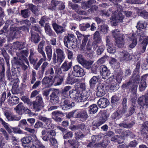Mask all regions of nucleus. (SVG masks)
<instances>
[{"mask_svg": "<svg viewBox=\"0 0 148 148\" xmlns=\"http://www.w3.org/2000/svg\"><path fill=\"white\" fill-rule=\"evenodd\" d=\"M56 52L57 55L55 52L53 55V62L60 65L65 59V54L64 51L60 48L56 49Z\"/></svg>", "mask_w": 148, "mask_h": 148, "instance_id": "obj_1", "label": "nucleus"}, {"mask_svg": "<svg viewBox=\"0 0 148 148\" xmlns=\"http://www.w3.org/2000/svg\"><path fill=\"white\" fill-rule=\"evenodd\" d=\"M130 38L129 35L123 34L119 35L118 37L115 39L116 45L119 48H122L124 47L125 45V40H128Z\"/></svg>", "mask_w": 148, "mask_h": 148, "instance_id": "obj_2", "label": "nucleus"}, {"mask_svg": "<svg viewBox=\"0 0 148 148\" xmlns=\"http://www.w3.org/2000/svg\"><path fill=\"white\" fill-rule=\"evenodd\" d=\"M71 70L72 75L75 77H81L85 75L84 69L78 65L74 66Z\"/></svg>", "mask_w": 148, "mask_h": 148, "instance_id": "obj_3", "label": "nucleus"}, {"mask_svg": "<svg viewBox=\"0 0 148 148\" xmlns=\"http://www.w3.org/2000/svg\"><path fill=\"white\" fill-rule=\"evenodd\" d=\"M76 41V39L74 36L72 34H69L67 36H65L64 38V43L65 46L68 48V47L73 46Z\"/></svg>", "mask_w": 148, "mask_h": 148, "instance_id": "obj_4", "label": "nucleus"}, {"mask_svg": "<svg viewBox=\"0 0 148 148\" xmlns=\"http://www.w3.org/2000/svg\"><path fill=\"white\" fill-rule=\"evenodd\" d=\"M65 7L64 3L61 1L52 0L49 9L52 10L57 8L60 10H62L64 9Z\"/></svg>", "mask_w": 148, "mask_h": 148, "instance_id": "obj_5", "label": "nucleus"}, {"mask_svg": "<svg viewBox=\"0 0 148 148\" xmlns=\"http://www.w3.org/2000/svg\"><path fill=\"white\" fill-rule=\"evenodd\" d=\"M139 29L138 31H137L138 32H139V34L140 36L139 40V42L140 45L146 47L148 43V37L144 35V32L143 33V34H142L140 33V32H142V29Z\"/></svg>", "mask_w": 148, "mask_h": 148, "instance_id": "obj_6", "label": "nucleus"}, {"mask_svg": "<svg viewBox=\"0 0 148 148\" xmlns=\"http://www.w3.org/2000/svg\"><path fill=\"white\" fill-rule=\"evenodd\" d=\"M36 100L33 103L34 108L37 111L40 110L43 107V101L41 97L38 96L36 97Z\"/></svg>", "mask_w": 148, "mask_h": 148, "instance_id": "obj_7", "label": "nucleus"}, {"mask_svg": "<svg viewBox=\"0 0 148 148\" xmlns=\"http://www.w3.org/2000/svg\"><path fill=\"white\" fill-rule=\"evenodd\" d=\"M91 93L89 91H84L79 97L77 102H84L86 100H91L90 99Z\"/></svg>", "mask_w": 148, "mask_h": 148, "instance_id": "obj_8", "label": "nucleus"}, {"mask_svg": "<svg viewBox=\"0 0 148 148\" xmlns=\"http://www.w3.org/2000/svg\"><path fill=\"white\" fill-rule=\"evenodd\" d=\"M99 116H100V118L98 122L95 123L94 125L99 127L104 123L107 119L108 116L106 112L103 111H101L99 114Z\"/></svg>", "mask_w": 148, "mask_h": 148, "instance_id": "obj_9", "label": "nucleus"}, {"mask_svg": "<svg viewBox=\"0 0 148 148\" xmlns=\"http://www.w3.org/2000/svg\"><path fill=\"white\" fill-rule=\"evenodd\" d=\"M59 91L58 89L53 90L50 96V101L53 104H56L58 103L59 97L58 94Z\"/></svg>", "mask_w": 148, "mask_h": 148, "instance_id": "obj_10", "label": "nucleus"}, {"mask_svg": "<svg viewBox=\"0 0 148 148\" xmlns=\"http://www.w3.org/2000/svg\"><path fill=\"white\" fill-rule=\"evenodd\" d=\"M106 42L107 51L111 54L115 53L116 51V48L114 46L113 42L108 38H106Z\"/></svg>", "mask_w": 148, "mask_h": 148, "instance_id": "obj_11", "label": "nucleus"}, {"mask_svg": "<svg viewBox=\"0 0 148 148\" xmlns=\"http://www.w3.org/2000/svg\"><path fill=\"white\" fill-rule=\"evenodd\" d=\"M100 72L102 78L104 79L107 78L110 74V71L104 65H102L100 66Z\"/></svg>", "mask_w": 148, "mask_h": 148, "instance_id": "obj_12", "label": "nucleus"}, {"mask_svg": "<svg viewBox=\"0 0 148 148\" xmlns=\"http://www.w3.org/2000/svg\"><path fill=\"white\" fill-rule=\"evenodd\" d=\"M138 102V104L141 106H148V95H145L139 97Z\"/></svg>", "mask_w": 148, "mask_h": 148, "instance_id": "obj_13", "label": "nucleus"}, {"mask_svg": "<svg viewBox=\"0 0 148 148\" xmlns=\"http://www.w3.org/2000/svg\"><path fill=\"white\" fill-rule=\"evenodd\" d=\"M106 92V90L104 84H98L97 87V96L101 97L105 94Z\"/></svg>", "mask_w": 148, "mask_h": 148, "instance_id": "obj_14", "label": "nucleus"}, {"mask_svg": "<svg viewBox=\"0 0 148 148\" xmlns=\"http://www.w3.org/2000/svg\"><path fill=\"white\" fill-rule=\"evenodd\" d=\"M64 113L60 111H55L52 113V118L55 121L60 122L62 121V119L59 116L60 115H63Z\"/></svg>", "mask_w": 148, "mask_h": 148, "instance_id": "obj_15", "label": "nucleus"}, {"mask_svg": "<svg viewBox=\"0 0 148 148\" xmlns=\"http://www.w3.org/2000/svg\"><path fill=\"white\" fill-rule=\"evenodd\" d=\"M38 119L44 122H45L47 129H51L52 128V125L51 124V120L49 118L40 116L38 117Z\"/></svg>", "mask_w": 148, "mask_h": 148, "instance_id": "obj_16", "label": "nucleus"}, {"mask_svg": "<svg viewBox=\"0 0 148 148\" xmlns=\"http://www.w3.org/2000/svg\"><path fill=\"white\" fill-rule=\"evenodd\" d=\"M99 106L101 108L106 107L109 104V100L106 98L102 97L100 98L97 102Z\"/></svg>", "mask_w": 148, "mask_h": 148, "instance_id": "obj_17", "label": "nucleus"}, {"mask_svg": "<svg viewBox=\"0 0 148 148\" xmlns=\"http://www.w3.org/2000/svg\"><path fill=\"white\" fill-rule=\"evenodd\" d=\"M62 103H63V104L62 105V109L64 110H67L71 108L72 107L74 106V103L72 102L70 103L69 100H66L63 99Z\"/></svg>", "mask_w": 148, "mask_h": 148, "instance_id": "obj_18", "label": "nucleus"}, {"mask_svg": "<svg viewBox=\"0 0 148 148\" xmlns=\"http://www.w3.org/2000/svg\"><path fill=\"white\" fill-rule=\"evenodd\" d=\"M54 81L52 77H45L42 81V84L43 85H45L49 87H51L53 84Z\"/></svg>", "mask_w": 148, "mask_h": 148, "instance_id": "obj_19", "label": "nucleus"}, {"mask_svg": "<svg viewBox=\"0 0 148 148\" xmlns=\"http://www.w3.org/2000/svg\"><path fill=\"white\" fill-rule=\"evenodd\" d=\"M124 18V16L121 13L116 12L111 18H110L111 20H115L116 22H122Z\"/></svg>", "mask_w": 148, "mask_h": 148, "instance_id": "obj_20", "label": "nucleus"}, {"mask_svg": "<svg viewBox=\"0 0 148 148\" xmlns=\"http://www.w3.org/2000/svg\"><path fill=\"white\" fill-rule=\"evenodd\" d=\"M120 61L122 62H126L130 60V54L126 51H122L120 53Z\"/></svg>", "mask_w": 148, "mask_h": 148, "instance_id": "obj_21", "label": "nucleus"}, {"mask_svg": "<svg viewBox=\"0 0 148 148\" xmlns=\"http://www.w3.org/2000/svg\"><path fill=\"white\" fill-rule=\"evenodd\" d=\"M74 76L70 73H69L66 81V83L68 84L72 85L76 82H79V79H77Z\"/></svg>", "mask_w": 148, "mask_h": 148, "instance_id": "obj_22", "label": "nucleus"}, {"mask_svg": "<svg viewBox=\"0 0 148 148\" xmlns=\"http://www.w3.org/2000/svg\"><path fill=\"white\" fill-rule=\"evenodd\" d=\"M96 3L95 0H88L86 2H83L82 3V8L84 9L90 8Z\"/></svg>", "mask_w": 148, "mask_h": 148, "instance_id": "obj_23", "label": "nucleus"}, {"mask_svg": "<svg viewBox=\"0 0 148 148\" xmlns=\"http://www.w3.org/2000/svg\"><path fill=\"white\" fill-rule=\"evenodd\" d=\"M76 117L78 118H80L83 120H85L88 117L87 112L85 111H78L77 110Z\"/></svg>", "mask_w": 148, "mask_h": 148, "instance_id": "obj_24", "label": "nucleus"}, {"mask_svg": "<svg viewBox=\"0 0 148 148\" xmlns=\"http://www.w3.org/2000/svg\"><path fill=\"white\" fill-rule=\"evenodd\" d=\"M91 46L89 43V40L88 41L86 45V47L85 51V55L91 58L93 56V54L94 52L91 50Z\"/></svg>", "mask_w": 148, "mask_h": 148, "instance_id": "obj_25", "label": "nucleus"}, {"mask_svg": "<svg viewBox=\"0 0 148 148\" xmlns=\"http://www.w3.org/2000/svg\"><path fill=\"white\" fill-rule=\"evenodd\" d=\"M40 37L38 33L36 32H32L31 33V40L34 43H37L40 41Z\"/></svg>", "mask_w": 148, "mask_h": 148, "instance_id": "obj_26", "label": "nucleus"}, {"mask_svg": "<svg viewBox=\"0 0 148 148\" xmlns=\"http://www.w3.org/2000/svg\"><path fill=\"white\" fill-rule=\"evenodd\" d=\"M5 115L6 118L8 121H18L21 119V116L12 115L8 112H6L5 113Z\"/></svg>", "mask_w": 148, "mask_h": 148, "instance_id": "obj_27", "label": "nucleus"}, {"mask_svg": "<svg viewBox=\"0 0 148 148\" xmlns=\"http://www.w3.org/2000/svg\"><path fill=\"white\" fill-rule=\"evenodd\" d=\"M99 78L98 76H94L89 81L90 87L93 88L95 87V84L98 82Z\"/></svg>", "mask_w": 148, "mask_h": 148, "instance_id": "obj_28", "label": "nucleus"}, {"mask_svg": "<svg viewBox=\"0 0 148 148\" xmlns=\"http://www.w3.org/2000/svg\"><path fill=\"white\" fill-rule=\"evenodd\" d=\"M146 78V75H144L142 77L141 82L139 84V88L140 90L142 91L144 90L147 87L146 83L145 81Z\"/></svg>", "mask_w": 148, "mask_h": 148, "instance_id": "obj_29", "label": "nucleus"}, {"mask_svg": "<svg viewBox=\"0 0 148 148\" xmlns=\"http://www.w3.org/2000/svg\"><path fill=\"white\" fill-rule=\"evenodd\" d=\"M69 94L70 97L74 99L75 101L77 102L80 94L75 90L70 91L69 92Z\"/></svg>", "mask_w": 148, "mask_h": 148, "instance_id": "obj_30", "label": "nucleus"}, {"mask_svg": "<svg viewBox=\"0 0 148 148\" xmlns=\"http://www.w3.org/2000/svg\"><path fill=\"white\" fill-rule=\"evenodd\" d=\"M25 107L22 104V103H20L15 107L14 109L16 112L20 115H22L23 113V110Z\"/></svg>", "mask_w": 148, "mask_h": 148, "instance_id": "obj_31", "label": "nucleus"}, {"mask_svg": "<svg viewBox=\"0 0 148 148\" xmlns=\"http://www.w3.org/2000/svg\"><path fill=\"white\" fill-rule=\"evenodd\" d=\"M131 87L130 88V90H131L132 94L131 99H133L134 97H136V93L137 88V84H132Z\"/></svg>", "mask_w": 148, "mask_h": 148, "instance_id": "obj_32", "label": "nucleus"}, {"mask_svg": "<svg viewBox=\"0 0 148 148\" xmlns=\"http://www.w3.org/2000/svg\"><path fill=\"white\" fill-rule=\"evenodd\" d=\"M128 40H131L132 43L129 45V47L131 49H133L135 47L137 43L136 38L133 34L130 37V38L128 39Z\"/></svg>", "mask_w": 148, "mask_h": 148, "instance_id": "obj_33", "label": "nucleus"}, {"mask_svg": "<svg viewBox=\"0 0 148 148\" xmlns=\"http://www.w3.org/2000/svg\"><path fill=\"white\" fill-rule=\"evenodd\" d=\"M9 103L13 105H16L19 102V99L17 97L15 96H10L8 99Z\"/></svg>", "mask_w": 148, "mask_h": 148, "instance_id": "obj_34", "label": "nucleus"}, {"mask_svg": "<svg viewBox=\"0 0 148 148\" xmlns=\"http://www.w3.org/2000/svg\"><path fill=\"white\" fill-rule=\"evenodd\" d=\"M72 65V62H68L65 61L62 65L61 68L63 71H67L71 68Z\"/></svg>", "mask_w": 148, "mask_h": 148, "instance_id": "obj_35", "label": "nucleus"}, {"mask_svg": "<svg viewBox=\"0 0 148 148\" xmlns=\"http://www.w3.org/2000/svg\"><path fill=\"white\" fill-rule=\"evenodd\" d=\"M135 123L133 121L128 123L123 122L119 124V126L120 127L125 128H129L132 127L134 125Z\"/></svg>", "mask_w": 148, "mask_h": 148, "instance_id": "obj_36", "label": "nucleus"}, {"mask_svg": "<svg viewBox=\"0 0 148 148\" xmlns=\"http://www.w3.org/2000/svg\"><path fill=\"white\" fill-rule=\"evenodd\" d=\"M140 80V76L139 75L133 74L130 80L132 84H137Z\"/></svg>", "mask_w": 148, "mask_h": 148, "instance_id": "obj_37", "label": "nucleus"}, {"mask_svg": "<svg viewBox=\"0 0 148 148\" xmlns=\"http://www.w3.org/2000/svg\"><path fill=\"white\" fill-rule=\"evenodd\" d=\"M9 29L10 30V31L9 30H7V28H3V29L0 30V34H2L3 33H6L7 32L8 34H12L14 33V34L16 33H18V31H16L15 32V28H9Z\"/></svg>", "mask_w": 148, "mask_h": 148, "instance_id": "obj_38", "label": "nucleus"}, {"mask_svg": "<svg viewBox=\"0 0 148 148\" xmlns=\"http://www.w3.org/2000/svg\"><path fill=\"white\" fill-rule=\"evenodd\" d=\"M45 51L47 57V60L50 61L52 57V49L50 46H47L46 47Z\"/></svg>", "mask_w": 148, "mask_h": 148, "instance_id": "obj_39", "label": "nucleus"}, {"mask_svg": "<svg viewBox=\"0 0 148 148\" xmlns=\"http://www.w3.org/2000/svg\"><path fill=\"white\" fill-rule=\"evenodd\" d=\"M29 10H31L32 12L36 15L38 14V11L37 7L32 4H29L28 8Z\"/></svg>", "mask_w": 148, "mask_h": 148, "instance_id": "obj_40", "label": "nucleus"}, {"mask_svg": "<svg viewBox=\"0 0 148 148\" xmlns=\"http://www.w3.org/2000/svg\"><path fill=\"white\" fill-rule=\"evenodd\" d=\"M98 110V108L96 104H92L89 107V113L90 114H94Z\"/></svg>", "mask_w": 148, "mask_h": 148, "instance_id": "obj_41", "label": "nucleus"}, {"mask_svg": "<svg viewBox=\"0 0 148 148\" xmlns=\"http://www.w3.org/2000/svg\"><path fill=\"white\" fill-rule=\"evenodd\" d=\"M93 62H94L92 61L86 60L81 65L86 69H89L91 68V66Z\"/></svg>", "mask_w": 148, "mask_h": 148, "instance_id": "obj_42", "label": "nucleus"}, {"mask_svg": "<svg viewBox=\"0 0 148 148\" xmlns=\"http://www.w3.org/2000/svg\"><path fill=\"white\" fill-rule=\"evenodd\" d=\"M68 143L73 148H78L79 143L73 139H70L68 141Z\"/></svg>", "mask_w": 148, "mask_h": 148, "instance_id": "obj_43", "label": "nucleus"}, {"mask_svg": "<svg viewBox=\"0 0 148 148\" xmlns=\"http://www.w3.org/2000/svg\"><path fill=\"white\" fill-rule=\"evenodd\" d=\"M93 39L94 41L97 43H100L101 42V38L99 32L96 31L94 34Z\"/></svg>", "mask_w": 148, "mask_h": 148, "instance_id": "obj_44", "label": "nucleus"}, {"mask_svg": "<svg viewBox=\"0 0 148 148\" xmlns=\"http://www.w3.org/2000/svg\"><path fill=\"white\" fill-rule=\"evenodd\" d=\"M89 36V35H85L84 36H83V37L82 38V42L81 46V48L82 50H84L85 47L87 42L89 40L88 39V37Z\"/></svg>", "mask_w": 148, "mask_h": 148, "instance_id": "obj_45", "label": "nucleus"}, {"mask_svg": "<svg viewBox=\"0 0 148 148\" xmlns=\"http://www.w3.org/2000/svg\"><path fill=\"white\" fill-rule=\"evenodd\" d=\"M147 128H145L143 126L141 128V133L142 136L145 138H148V130Z\"/></svg>", "mask_w": 148, "mask_h": 148, "instance_id": "obj_46", "label": "nucleus"}, {"mask_svg": "<svg viewBox=\"0 0 148 148\" xmlns=\"http://www.w3.org/2000/svg\"><path fill=\"white\" fill-rule=\"evenodd\" d=\"M49 63L46 62H44L41 66L40 72L42 75H43L45 70H47V68L49 67Z\"/></svg>", "mask_w": 148, "mask_h": 148, "instance_id": "obj_47", "label": "nucleus"}, {"mask_svg": "<svg viewBox=\"0 0 148 148\" xmlns=\"http://www.w3.org/2000/svg\"><path fill=\"white\" fill-rule=\"evenodd\" d=\"M18 126L21 128L24 127L25 128L27 127H29V125L27 122V120L23 119L19 122Z\"/></svg>", "mask_w": 148, "mask_h": 148, "instance_id": "obj_48", "label": "nucleus"}, {"mask_svg": "<svg viewBox=\"0 0 148 148\" xmlns=\"http://www.w3.org/2000/svg\"><path fill=\"white\" fill-rule=\"evenodd\" d=\"M21 14L23 17L25 18H27L29 17L30 15V11L28 8L22 10L21 11Z\"/></svg>", "mask_w": 148, "mask_h": 148, "instance_id": "obj_49", "label": "nucleus"}, {"mask_svg": "<svg viewBox=\"0 0 148 148\" xmlns=\"http://www.w3.org/2000/svg\"><path fill=\"white\" fill-rule=\"evenodd\" d=\"M138 142L135 140H134L130 142L127 145V148H134L136 147L138 144Z\"/></svg>", "mask_w": 148, "mask_h": 148, "instance_id": "obj_50", "label": "nucleus"}, {"mask_svg": "<svg viewBox=\"0 0 148 148\" xmlns=\"http://www.w3.org/2000/svg\"><path fill=\"white\" fill-rule=\"evenodd\" d=\"M36 52L34 51L33 49H31L30 50V55L29 58V59L30 61H33L34 58H35Z\"/></svg>", "mask_w": 148, "mask_h": 148, "instance_id": "obj_51", "label": "nucleus"}, {"mask_svg": "<svg viewBox=\"0 0 148 148\" xmlns=\"http://www.w3.org/2000/svg\"><path fill=\"white\" fill-rule=\"evenodd\" d=\"M123 73L121 71H119L117 73L116 76V80L117 82L119 83L121 82L123 78Z\"/></svg>", "mask_w": 148, "mask_h": 148, "instance_id": "obj_52", "label": "nucleus"}, {"mask_svg": "<svg viewBox=\"0 0 148 148\" xmlns=\"http://www.w3.org/2000/svg\"><path fill=\"white\" fill-rule=\"evenodd\" d=\"M102 135V134H100L98 135L93 136H92V142L95 143H97V142L100 140L101 138Z\"/></svg>", "mask_w": 148, "mask_h": 148, "instance_id": "obj_53", "label": "nucleus"}, {"mask_svg": "<svg viewBox=\"0 0 148 148\" xmlns=\"http://www.w3.org/2000/svg\"><path fill=\"white\" fill-rule=\"evenodd\" d=\"M136 107L134 105L131 106L129 109V112L126 114V117H128L132 115L134 113Z\"/></svg>", "mask_w": 148, "mask_h": 148, "instance_id": "obj_54", "label": "nucleus"}, {"mask_svg": "<svg viewBox=\"0 0 148 148\" xmlns=\"http://www.w3.org/2000/svg\"><path fill=\"white\" fill-rule=\"evenodd\" d=\"M5 16V13L3 8L0 7V27L3 23V17Z\"/></svg>", "mask_w": 148, "mask_h": 148, "instance_id": "obj_55", "label": "nucleus"}, {"mask_svg": "<svg viewBox=\"0 0 148 148\" xmlns=\"http://www.w3.org/2000/svg\"><path fill=\"white\" fill-rule=\"evenodd\" d=\"M32 140V138L30 136L24 137L21 139V141L22 143L24 144H27L31 142Z\"/></svg>", "mask_w": 148, "mask_h": 148, "instance_id": "obj_56", "label": "nucleus"}, {"mask_svg": "<svg viewBox=\"0 0 148 148\" xmlns=\"http://www.w3.org/2000/svg\"><path fill=\"white\" fill-rule=\"evenodd\" d=\"M120 137L117 135H115L112 137L111 139V140L113 142H117L119 144H120L123 143V141L122 140L120 141Z\"/></svg>", "mask_w": 148, "mask_h": 148, "instance_id": "obj_57", "label": "nucleus"}, {"mask_svg": "<svg viewBox=\"0 0 148 148\" xmlns=\"http://www.w3.org/2000/svg\"><path fill=\"white\" fill-rule=\"evenodd\" d=\"M35 142L37 148H45V146L37 138L35 139Z\"/></svg>", "mask_w": 148, "mask_h": 148, "instance_id": "obj_58", "label": "nucleus"}, {"mask_svg": "<svg viewBox=\"0 0 148 148\" xmlns=\"http://www.w3.org/2000/svg\"><path fill=\"white\" fill-rule=\"evenodd\" d=\"M77 62L81 64H82L86 60L83 56L81 54L78 55L77 57Z\"/></svg>", "mask_w": 148, "mask_h": 148, "instance_id": "obj_59", "label": "nucleus"}, {"mask_svg": "<svg viewBox=\"0 0 148 148\" xmlns=\"http://www.w3.org/2000/svg\"><path fill=\"white\" fill-rule=\"evenodd\" d=\"M139 15L145 19H148V12L146 10H144L140 11L139 13Z\"/></svg>", "mask_w": 148, "mask_h": 148, "instance_id": "obj_60", "label": "nucleus"}, {"mask_svg": "<svg viewBox=\"0 0 148 148\" xmlns=\"http://www.w3.org/2000/svg\"><path fill=\"white\" fill-rule=\"evenodd\" d=\"M14 60H13L14 64L17 66H21L23 64V62L20 58L16 59V57L14 58Z\"/></svg>", "mask_w": 148, "mask_h": 148, "instance_id": "obj_61", "label": "nucleus"}, {"mask_svg": "<svg viewBox=\"0 0 148 148\" xmlns=\"http://www.w3.org/2000/svg\"><path fill=\"white\" fill-rule=\"evenodd\" d=\"M119 84L117 83H112L110 88V90L112 92L115 91L118 89L119 88Z\"/></svg>", "mask_w": 148, "mask_h": 148, "instance_id": "obj_62", "label": "nucleus"}, {"mask_svg": "<svg viewBox=\"0 0 148 148\" xmlns=\"http://www.w3.org/2000/svg\"><path fill=\"white\" fill-rule=\"evenodd\" d=\"M110 63L113 66H115L116 68H118L120 66V63L117 62L116 59L114 58H111Z\"/></svg>", "mask_w": 148, "mask_h": 148, "instance_id": "obj_63", "label": "nucleus"}, {"mask_svg": "<svg viewBox=\"0 0 148 148\" xmlns=\"http://www.w3.org/2000/svg\"><path fill=\"white\" fill-rule=\"evenodd\" d=\"M75 134L77 139H81L84 136V134L79 130L75 132Z\"/></svg>", "mask_w": 148, "mask_h": 148, "instance_id": "obj_64", "label": "nucleus"}]
</instances>
